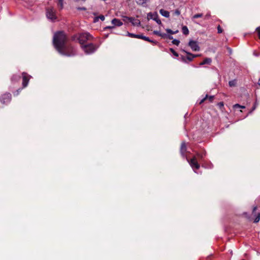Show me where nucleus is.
Listing matches in <instances>:
<instances>
[{
	"label": "nucleus",
	"instance_id": "47",
	"mask_svg": "<svg viewBox=\"0 0 260 260\" xmlns=\"http://www.w3.org/2000/svg\"><path fill=\"white\" fill-rule=\"evenodd\" d=\"M59 2H63V0H58Z\"/></svg>",
	"mask_w": 260,
	"mask_h": 260
},
{
	"label": "nucleus",
	"instance_id": "23",
	"mask_svg": "<svg viewBox=\"0 0 260 260\" xmlns=\"http://www.w3.org/2000/svg\"><path fill=\"white\" fill-rule=\"evenodd\" d=\"M233 108L234 109H236L237 108L244 109V108H245V107L244 106H241L238 104H235L234 105H233Z\"/></svg>",
	"mask_w": 260,
	"mask_h": 260
},
{
	"label": "nucleus",
	"instance_id": "12",
	"mask_svg": "<svg viewBox=\"0 0 260 260\" xmlns=\"http://www.w3.org/2000/svg\"><path fill=\"white\" fill-rule=\"evenodd\" d=\"M134 26H139L140 24V21L137 19H135L133 17H130L129 21Z\"/></svg>",
	"mask_w": 260,
	"mask_h": 260
},
{
	"label": "nucleus",
	"instance_id": "43",
	"mask_svg": "<svg viewBox=\"0 0 260 260\" xmlns=\"http://www.w3.org/2000/svg\"><path fill=\"white\" fill-rule=\"evenodd\" d=\"M202 167H205V168H212V167L211 166H211H210L209 167H206V166H205V165H202Z\"/></svg>",
	"mask_w": 260,
	"mask_h": 260
},
{
	"label": "nucleus",
	"instance_id": "46",
	"mask_svg": "<svg viewBox=\"0 0 260 260\" xmlns=\"http://www.w3.org/2000/svg\"><path fill=\"white\" fill-rule=\"evenodd\" d=\"M258 84H259V86H260V78H259V80H258Z\"/></svg>",
	"mask_w": 260,
	"mask_h": 260
},
{
	"label": "nucleus",
	"instance_id": "10",
	"mask_svg": "<svg viewBox=\"0 0 260 260\" xmlns=\"http://www.w3.org/2000/svg\"><path fill=\"white\" fill-rule=\"evenodd\" d=\"M137 38L143 39V40H144L145 41H146L152 43H153L154 44H156V43H157L156 41H153V40H151L148 37H147L146 36H143L142 35H138Z\"/></svg>",
	"mask_w": 260,
	"mask_h": 260
},
{
	"label": "nucleus",
	"instance_id": "9",
	"mask_svg": "<svg viewBox=\"0 0 260 260\" xmlns=\"http://www.w3.org/2000/svg\"><path fill=\"white\" fill-rule=\"evenodd\" d=\"M22 86L23 87H26L29 82L31 76L28 75L27 73L23 72L22 73Z\"/></svg>",
	"mask_w": 260,
	"mask_h": 260
},
{
	"label": "nucleus",
	"instance_id": "5",
	"mask_svg": "<svg viewBox=\"0 0 260 260\" xmlns=\"http://www.w3.org/2000/svg\"><path fill=\"white\" fill-rule=\"evenodd\" d=\"M92 37L88 32H83L80 34L78 40L81 46L84 45L85 43L87 41H90Z\"/></svg>",
	"mask_w": 260,
	"mask_h": 260
},
{
	"label": "nucleus",
	"instance_id": "31",
	"mask_svg": "<svg viewBox=\"0 0 260 260\" xmlns=\"http://www.w3.org/2000/svg\"><path fill=\"white\" fill-rule=\"evenodd\" d=\"M129 19H130V17H127V16H123V20L126 22L127 21H129Z\"/></svg>",
	"mask_w": 260,
	"mask_h": 260
},
{
	"label": "nucleus",
	"instance_id": "6",
	"mask_svg": "<svg viewBox=\"0 0 260 260\" xmlns=\"http://www.w3.org/2000/svg\"><path fill=\"white\" fill-rule=\"evenodd\" d=\"M11 100V94L10 93H6L0 97V101L2 104H7Z\"/></svg>",
	"mask_w": 260,
	"mask_h": 260
},
{
	"label": "nucleus",
	"instance_id": "48",
	"mask_svg": "<svg viewBox=\"0 0 260 260\" xmlns=\"http://www.w3.org/2000/svg\"><path fill=\"white\" fill-rule=\"evenodd\" d=\"M229 52H230V53H231V51H232L231 49H229Z\"/></svg>",
	"mask_w": 260,
	"mask_h": 260
},
{
	"label": "nucleus",
	"instance_id": "41",
	"mask_svg": "<svg viewBox=\"0 0 260 260\" xmlns=\"http://www.w3.org/2000/svg\"><path fill=\"white\" fill-rule=\"evenodd\" d=\"M166 38H169V39H170V40H172V39H173V37H172V36H170V35H167V37H166Z\"/></svg>",
	"mask_w": 260,
	"mask_h": 260
},
{
	"label": "nucleus",
	"instance_id": "7",
	"mask_svg": "<svg viewBox=\"0 0 260 260\" xmlns=\"http://www.w3.org/2000/svg\"><path fill=\"white\" fill-rule=\"evenodd\" d=\"M147 17L148 19H153L158 24H161V21L158 18V14L156 13H152L150 12L148 14Z\"/></svg>",
	"mask_w": 260,
	"mask_h": 260
},
{
	"label": "nucleus",
	"instance_id": "20",
	"mask_svg": "<svg viewBox=\"0 0 260 260\" xmlns=\"http://www.w3.org/2000/svg\"><path fill=\"white\" fill-rule=\"evenodd\" d=\"M20 77L19 75H14L11 78V80L12 82H16L20 79Z\"/></svg>",
	"mask_w": 260,
	"mask_h": 260
},
{
	"label": "nucleus",
	"instance_id": "27",
	"mask_svg": "<svg viewBox=\"0 0 260 260\" xmlns=\"http://www.w3.org/2000/svg\"><path fill=\"white\" fill-rule=\"evenodd\" d=\"M259 220H260V213H258L257 214L256 217L254 219V222H255V223H257V222H258L259 221Z\"/></svg>",
	"mask_w": 260,
	"mask_h": 260
},
{
	"label": "nucleus",
	"instance_id": "34",
	"mask_svg": "<svg viewBox=\"0 0 260 260\" xmlns=\"http://www.w3.org/2000/svg\"><path fill=\"white\" fill-rule=\"evenodd\" d=\"M214 96H213V95H211V96H208L207 99H208V100H209V101H210V102H212V101H213V99H214Z\"/></svg>",
	"mask_w": 260,
	"mask_h": 260
},
{
	"label": "nucleus",
	"instance_id": "18",
	"mask_svg": "<svg viewBox=\"0 0 260 260\" xmlns=\"http://www.w3.org/2000/svg\"><path fill=\"white\" fill-rule=\"evenodd\" d=\"M197 155L202 160L206 155V152L205 151H203V152H198Z\"/></svg>",
	"mask_w": 260,
	"mask_h": 260
},
{
	"label": "nucleus",
	"instance_id": "38",
	"mask_svg": "<svg viewBox=\"0 0 260 260\" xmlns=\"http://www.w3.org/2000/svg\"><path fill=\"white\" fill-rule=\"evenodd\" d=\"M256 30L258 31L259 38L260 39V26L256 28Z\"/></svg>",
	"mask_w": 260,
	"mask_h": 260
},
{
	"label": "nucleus",
	"instance_id": "42",
	"mask_svg": "<svg viewBox=\"0 0 260 260\" xmlns=\"http://www.w3.org/2000/svg\"><path fill=\"white\" fill-rule=\"evenodd\" d=\"M218 105L220 107H223V103L222 102H220L218 104Z\"/></svg>",
	"mask_w": 260,
	"mask_h": 260
},
{
	"label": "nucleus",
	"instance_id": "22",
	"mask_svg": "<svg viewBox=\"0 0 260 260\" xmlns=\"http://www.w3.org/2000/svg\"><path fill=\"white\" fill-rule=\"evenodd\" d=\"M166 30L168 34H172V35L177 34L178 32V30H177L176 31H173L172 30H171V29H169V28L166 29Z\"/></svg>",
	"mask_w": 260,
	"mask_h": 260
},
{
	"label": "nucleus",
	"instance_id": "15",
	"mask_svg": "<svg viewBox=\"0 0 260 260\" xmlns=\"http://www.w3.org/2000/svg\"><path fill=\"white\" fill-rule=\"evenodd\" d=\"M211 62V59L210 58H205L202 62L200 63V66H203L206 64H210Z\"/></svg>",
	"mask_w": 260,
	"mask_h": 260
},
{
	"label": "nucleus",
	"instance_id": "19",
	"mask_svg": "<svg viewBox=\"0 0 260 260\" xmlns=\"http://www.w3.org/2000/svg\"><path fill=\"white\" fill-rule=\"evenodd\" d=\"M147 0H136L137 4L139 5L144 6L146 4Z\"/></svg>",
	"mask_w": 260,
	"mask_h": 260
},
{
	"label": "nucleus",
	"instance_id": "32",
	"mask_svg": "<svg viewBox=\"0 0 260 260\" xmlns=\"http://www.w3.org/2000/svg\"><path fill=\"white\" fill-rule=\"evenodd\" d=\"M207 98H208V95L207 94L205 98H204L203 99H202V100L199 102V104H202L203 103H204V101H205L206 99H207Z\"/></svg>",
	"mask_w": 260,
	"mask_h": 260
},
{
	"label": "nucleus",
	"instance_id": "39",
	"mask_svg": "<svg viewBox=\"0 0 260 260\" xmlns=\"http://www.w3.org/2000/svg\"><path fill=\"white\" fill-rule=\"evenodd\" d=\"M58 6L60 7V9H62V8H63V2H59L58 3Z\"/></svg>",
	"mask_w": 260,
	"mask_h": 260
},
{
	"label": "nucleus",
	"instance_id": "30",
	"mask_svg": "<svg viewBox=\"0 0 260 260\" xmlns=\"http://www.w3.org/2000/svg\"><path fill=\"white\" fill-rule=\"evenodd\" d=\"M170 51L174 56L176 57L178 56V54L173 49L171 48Z\"/></svg>",
	"mask_w": 260,
	"mask_h": 260
},
{
	"label": "nucleus",
	"instance_id": "21",
	"mask_svg": "<svg viewBox=\"0 0 260 260\" xmlns=\"http://www.w3.org/2000/svg\"><path fill=\"white\" fill-rule=\"evenodd\" d=\"M237 84V81L236 80H233L229 82V85L230 87H234Z\"/></svg>",
	"mask_w": 260,
	"mask_h": 260
},
{
	"label": "nucleus",
	"instance_id": "33",
	"mask_svg": "<svg viewBox=\"0 0 260 260\" xmlns=\"http://www.w3.org/2000/svg\"><path fill=\"white\" fill-rule=\"evenodd\" d=\"M207 98H208V95L207 94L205 98H204L203 99H202V100L199 102V104H202L203 103H204V101H205L206 99H207Z\"/></svg>",
	"mask_w": 260,
	"mask_h": 260
},
{
	"label": "nucleus",
	"instance_id": "37",
	"mask_svg": "<svg viewBox=\"0 0 260 260\" xmlns=\"http://www.w3.org/2000/svg\"><path fill=\"white\" fill-rule=\"evenodd\" d=\"M114 28V26H106L105 29H113Z\"/></svg>",
	"mask_w": 260,
	"mask_h": 260
},
{
	"label": "nucleus",
	"instance_id": "28",
	"mask_svg": "<svg viewBox=\"0 0 260 260\" xmlns=\"http://www.w3.org/2000/svg\"><path fill=\"white\" fill-rule=\"evenodd\" d=\"M172 43L175 45L178 46L180 43V41L177 39H174L172 41Z\"/></svg>",
	"mask_w": 260,
	"mask_h": 260
},
{
	"label": "nucleus",
	"instance_id": "4",
	"mask_svg": "<svg viewBox=\"0 0 260 260\" xmlns=\"http://www.w3.org/2000/svg\"><path fill=\"white\" fill-rule=\"evenodd\" d=\"M46 17L48 19L53 22L57 19L56 11L53 8L50 7L46 9Z\"/></svg>",
	"mask_w": 260,
	"mask_h": 260
},
{
	"label": "nucleus",
	"instance_id": "40",
	"mask_svg": "<svg viewBox=\"0 0 260 260\" xmlns=\"http://www.w3.org/2000/svg\"><path fill=\"white\" fill-rule=\"evenodd\" d=\"M210 13H208V14H207L206 15V16H205V19H208V18L210 17Z\"/></svg>",
	"mask_w": 260,
	"mask_h": 260
},
{
	"label": "nucleus",
	"instance_id": "16",
	"mask_svg": "<svg viewBox=\"0 0 260 260\" xmlns=\"http://www.w3.org/2000/svg\"><path fill=\"white\" fill-rule=\"evenodd\" d=\"M183 51L185 52L187 54H188V56H187V59L189 61H191L194 58V56H192V53L185 51L184 50Z\"/></svg>",
	"mask_w": 260,
	"mask_h": 260
},
{
	"label": "nucleus",
	"instance_id": "13",
	"mask_svg": "<svg viewBox=\"0 0 260 260\" xmlns=\"http://www.w3.org/2000/svg\"><path fill=\"white\" fill-rule=\"evenodd\" d=\"M159 13L162 16L166 18H168L170 16V13L168 11L165 10L164 9H160L159 10Z\"/></svg>",
	"mask_w": 260,
	"mask_h": 260
},
{
	"label": "nucleus",
	"instance_id": "35",
	"mask_svg": "<svg viewBox=\"0 0 260 260\" xmlns=\"http://www.w3.org/2000/svg\"><path fill=\"white\" fill-rule=\"evenodd\" d=\"M217 30L218 33H221L222 32V29L219 25L217 27Z\"/></svg>",
	"mask_w": 260,
	"mask_h": 260
},
{
	"label": "nucleus",
	"instance_id": "44",
	"mask_svg": "<svg viewBox=\"0 0 260 260\" xmlns=\"http://www.w3.org/2000/svg\"><path fill=\"white\" fill-rule=\"evenodd\" d=\"M257 209V207H254L253 208V211H252V213H253Z\"/></svg>",
	"mask_w": 260,
	"mask_h": 260
},
{
	"label": "nucleus",
	"instance_id": "3",
	"mask_svg": "<svg viewBox=\"0 0 260 260\" xmlns=\"http://www.w3.org/2000/svg\"><path fill=\"white\" fill-rule=\"evenodd\" d=\"M81 47L86 54H90L94 52L98 49V46L92 43H89L82 45Z\"/></svg>",
	"mask_w": 260,
	"mask_h": 260
},
{
	"label": "nucleus",
	"instance_id": "29",
	"mask_svg": "<svg viewBox=\"0 0 260 260\" xmlns=\"http://www.w3.org/2000/svg\"><path fill=\"white\" fill-rule=\"evenodd\" d=\"M99 19H100L102 21H104L105 20V17L104 15H100L99 17L95 18L94 21H96Z\"/></svg>",
	"mask_w": 260,
	"mask_h": 260
},
{
	"label": "nucleus",
	"instance_id": "24",
	"mask_svg": "<svg viewBox=\"0 0 260 260\" xmlns=\"http://www.w3.org/2000/svg\"><path fill=\"white\" fill-rule=\"evenodd\" d=\"M257 106V103L256 102H255L253 106V107L252 108L251 110L249 112L248 114L246 116H248V115L251 114L252 113V112L256 109V107Z\"/></svg>",
	"mask_w": 260,
	"mask_h": 260
},
{
	"label": "nucleus",
	"instance_id": "11",
	"mask_svg": "<svg viewBox=\"0 0 260 260\" xmlns=\"http://www.w3.org/2000/svg\"><path fill=\"white\" fill-rule=\"evenodd\" d=\"M111 23L114 26H120L122 25V24H123V23L122 21H121L120 20L116 19V18H114L113 19H112Z\"/></svg>",
	"mask_w": 260,
	"mask_h": 260
},
{
	"label": "nucleus",
	"instance_id": "17",
	"mask_svg": "<svg viewBox=\"0 0 260 260\" xmlns=\"http://www.w3.org/2000/svg\"><path fill=\"white\" fill-rule=\"evenodd\" d=\"M182 33L185 35L189 34V30L186 26H183L182 28Z\"/></svg>",
	"mask_w": 260,
	"mask_h": 260
},
{
	"label": "nucleus",
	"instance_id": "25",
	"mask_svg": "<svg viewBox=\"0 0 260 260\" xmlns=\"http://www.w3.org/2000/svg\"><path fill=\"white\" fill-rule=\"evenodd\" d=\"M127 36L129 37L135 38H137V37H138V35H135L134 34L130 33L129 32H127Z\"/></svg>",
	"mask_w": 260,
	"mask_h": 260
},
{
	"label": "nucleus",
	"instance_id": "8",
	"mask_svg": "<svg viewBox=\"0 0 260 260\" xmlns=\"http://www.w3.org/2000/svg\"><path fill=\"white\" fill-rule=\"evenodd\" d=\"M188 46L191 48L192 51H199L200 50V47L197 41L190 40L188 42Z\"/></svg>",
	"mask_w": 260,
	"mask_h": 260
},
{
	"label": "nucleus",
	"instance_id": "14",
	"mask_svg": "<svg viewBox=\"0 0 260 260\" xmlns=\"http://www.w3.org/2000/svg\"><path fill=\"white\" fill-rule=\"evenodd\" d=\"M153 34L158 36H160L163 38H166L167 37V34L165 33H161L159 31L154 30L153 31Z\"/></svg>",
	"mask_w": 260,
	"mask_h": 260
},
{
	"label": "nucleus",
	"instance_id": "45",
	"mask_svg": "<svg viewBox=\"0 0 260 260\" xmlns=\"http://www.w3.org/2000/svg\"><path fill=\"white\" fill-rule=\"evenodd\" d=\"M200 55H201L200 54H196V55H194V54H192V56H194V58L197 57L198 56H200Z\"/></svg>",
	"mask_w": 260,
	"mask_h": 260
},
{
	"label": "nucleus",
	"instance_id": "26",
	"mask_svg": "<svg viewBox=\"0 0 260 260\" xmlns=\"http://www.w3.org/2000/svg\"><path fill=\"white\" fill-rule=\"evenodd\" d=\"M202 16H203V14H202V13L197 14L193 16L192 19H196V18H200V17H202Z\"/></svg>",
	"mask_w": 260,
	"mask_h": 260
},
{
	"label": "nucleus",
	"instance_id": "36",
	"mask_svg": "<svg viewBox=\"0 0 260 260\" xmlns=\"http://www.w3.org/2000/svg\"><path fill=\"white\" fill-rule=\"evenodd\" d=\"M174 13L177 15H179L180 14V11L177 9L175 11Z\"/></svg>",
	"mask_w": 260,
	"mask_h": 260
},
{
	"label": "nucleus",
	"instance_id": "1",
	"mask_svg": "<svg viewBox=\"0 0 260 260\" xmlns=\"http://www.w3.org/2000/svg\"><path fill=\"white\" fill-rule=\"evenodd\" d=\"M53 43L56 49L61 55L67 56L75 55V49L67 42V37L63 31L54 34Z\"/></svg>",
	"mask_w": 260,
	"mask_h": 260
},
{
	"label": "nucleus",
	"instance_id": "2",
	"mask_svg": "<svg viewBox=\"0 0 260 260\" xmlns=\"http://www.w3.org/2000/svg\"><path fill=\"white\" fill-rule=\"evenodd\" d=\"M180 153L183 157L186 158L193 171L196 173H198L197 170L200 168V165L198 163L196 156H193L191 159L188 158V154L190 153V152L187 151L186 144L184 142L182 143L181 145Z\"/></svg>",
	"mask_w": 260,
	"mask_h": 260
}]
</instances>
